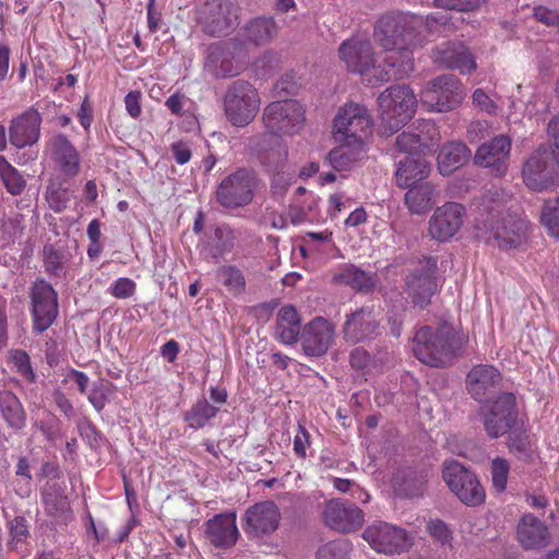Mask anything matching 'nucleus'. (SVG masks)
<instances>
[{
  "instance_id": "nucleus-59",
  "label": "nucleus",
  "mask_w": 559,
  "mask_h": 559,
  "mask_svg": "<svg viewBox=\"0 0 559 559\" xmlns=\"http://www.w3.org/2000/svg\"><path fill=\"white\" fill-rule=\"evenodd\" d=\"M316 200L312 198L311 204L309 205L308 211H306L302 206L297 204H292L288 210V216L290 218L292 224L300 225L305 222L312 221L313 217L311 215L312 210L314 209Z\"/></svg>"
},
{
  "instance_id": "nucleus-33",
  "label": "nucleus",
  "mask_w": 559,
  "mask_h": 559,
  "mask_svg": "<svg viewBox=\"0 0 559 559\" xmlns=\"http://www.w3.org/2000/svg\"><path fill=\"white\" fill-rule=\"evenodd\" d=\"M430 164L424 156L405 157L397 164L396 183L401 188H409L428 177Z\"/></svg>"
},
{
  "instance_id": "nucleus-4",
  "label": "nucleus",
  "mask_w": 559,
  "mask_h": 559,
  "mask_svg": "<svg viewBox=\"0 0 559 559\" xmlns=\"http://www.w3.org/2000/svg\"><path fill=\"white\" fill-rule=\"evenodd\" d=\"M224 112L227 120L237 128H243L255 118L261 99L258 90L248 81L236 80L224 95Z\"/></svg>"
},
{
  "instance_id": "nucleus-10",
  "label": "nucleus",
  "mask_w": 559,
  "mask_h": 559,
  "mask_svg": "<svg viewBox=\"0 0 559 559\" xmlns=\"http://www.w3.org/2000/svg\"><path fill=\"white\" fill-rule=\"evenodd\" d=\"M255 176L253 171L240 168L222 180L215 193L217 203L225 209H237L253 199Z\"/></svg>"
},
{
  "instance_id": "nucleus-58",
  "label": "nucleus",
  "mask_w": 559,
  "mask_h": 559,
  "mask_svg": "<svg viewBox=\"0 0 559 559\" xmlns=\"http://www.w3.org/2000/svg\"><path fill=\"white\" fill-rule=\"evenodd\" d=\"M429 534L442 545L450 543L452 535L448 525L441 520H431L427 524Z\"/></svg>"
},
{
  "instance_id": "nucleus-50",
  "label": "nucleus",
  "mask_w": 559,
  "mask_h": 559,
  "mask_svg": "<svg viewBox=\"0 0 559 559\" xmlns=\"http://www.w3.org/2000/svg\"><path fill=\"white\" fill-rule=\"evenodd\" d=\"M510 463L508 460L497 456L491 461V480L492 486L498 492H503L507 488Z\"/></svg>"
},
{
  "instance_id": "nucleus-30",
  "label": "nucleus",
  "mask_w": 559,
  "mask_h": 559,
  "mask_svg": "<svg viewBox=\"0 0 559 559\" xmlns=\"http://www.w3.org/2000/svg\"><path fill=\"white\" fill-rule=\"evenodd\" d=\"M435 60L447 69L457 70L461 74H469L477 68L473 52L462 43H449L438 48Z\"/></svg>"
},
{
  "instance_id": "nucleus-20",
  "label": "nucleus",
  "mask_w": 559,
  "mask_h": 559,
  "mask_svg": "<svg viewBox=\"0 0 559 559\" xmlns=\"http://www.w3.org/2000/svg\"><path fill=\"white\" fill-rule=\"evenodd\" d=\"M346 343L357 344L373 340L380 334V323L371 307H361L345 316L342 326Z\"/></svg>"
},
{
  "instance_id": "nucleus-62",
  "label": "nucleus",
  "mask_w": 559,
  "mask_h": 559,
  "mask_svg": "<svg viewBox=\"0 0 559 559\" xmlns=\"http://www.w3.org/2000/svg\"><path fill=\"white\" fill-rule=\"evenodd\" d=\"M489 122L486 120H476L469 123L467 136L471 142H478L489 134Z\"/></svg>"
},
{
  "instance_id": "nucleus-2",
  "label": "nucleus",
  "mask_w": 559,
  "mask_h": 559,
  "mask_svg": "<svg viewBox=\"0 0 559 559\" xmlns=\"http://www.w3.org/2000/svg\"><path fill=\"white\" fill-rule=\"evenodd\" d=\"M463 344V337L451 325H426L415 333L413 352L427 366L445 367L459 355Z\"/></svg>"
},
{
  "instance_id": "nucleus-47",
  "label": "nucleus",
  "mask_w": 559,
  "mask_h": 559,
  "mask_svg": "<svg viewBox=\"0 0 559 559\" xmlns=\"http://www.w3.org/2000/svg\"><path fill=\"white\" fill-rule=\"evenodd\" d=\"M44 266L48 274L59 276L63 273L66 254L52 245H46L43 249Z\"/></svg>"
},
{
  "instance_id": "nucleus-12",
  "label": "nucleus",
  "mask_w": 559,
  "mask_h": 559,
  "mask_svg": "<svg viewBox=\"0 0 559 559\" xmlns=\"http://www.w3.org/2000/svg\"><path fill=\"white\" fill-rule=\"evenodd\" d=\"M372 127L371 116L366 106L347 103L338 108L333 120L336 140H362Z\"/></svg>"
},
{
  "instance_id": "nucleus-13",
  "label": "nucleus",
  "mask_w": 559,
  "mask_h": 559,
  "mask_svg": "<svg viewBox=\"0 0 559 559\" xmlns=\"http://www.w3.org/2000/svg\"><path fill=\"white\" fill-rule=\"evenodd\" d=\"M31 302L33 331L40 334L53 324L58 316V296L51 284L37 280L31 287Z\"/></svg>"
},
{
  "instance_id": "nucleus-6",
  "label": "nucleus",
  "mask_w": 559,
  "mask_h": 559,
  "mask_svg": "<svg viewBox=\"0 0 559 559\" xmlns=\"http://www.w3.org/2000/svg\"><path fill=\"white\" fill-rule=\"evenodd\" d=\"M338 57L345 63L348 71L360 75H370L368 82L372 85L381 84L377 82L376 74L382 70L385 64L377 59L372 45L368 38L354 36L344 40L338 48Z\"/></svg>"
},
{
  "instance_id": "nucleus-24",
  "label": "nucleus",
  "mask_w": 559,
  "mask_h": 559,
  "mask_svg": "<svg viewBox=\"0 0 559 559\" xmlns=\"http://www.w3.org/2000/svg\"><path fill=\"white\" fill-rule=\"evenodd\" d=\"M436 270L437 262L432 259H427L421 263L420 269L407 277L406 292L414 305L424 308L430 302V298L437 289Z\"/></svg>"
},
{
  "instance_id": "nucleus-42",
  "label": "nucleus",
  "mask_w": 559,
  "mask_h": 559,
  "mask_svg": "<svg viewBox=\"0 0 559 559\" xmlns=\"http://www.w3.org/2000/svg\"><path fill=\"white\" fill-rule=\"evenodd\" d=\"M217 281L234 296L246 290V278L240 269L235 265H222L216 271Z\"/></svg>"
},
{
  "instance_id": "nucleus-52",
  "label": "nucleus",
  "mask_w": 559,
  "mask_h": 559,
  "mask_svg": "<svg viewBox=\"0 0 559 559\" xmlns=\"http://www.w3.org/2000/svg\"><path fill=\"white\" fill-rule=\"evenodd\" d=\"M0 234L4 245L15 242L23 234L21 222L16 217L4 218L1 223Z\"/></svg>"
},
{
  "instance_id": "nucleus-35",
  "label": "nucleus",
  "mask_w": 559,
  "mask_h": 559,
  "mask_svg": "<svg viewBox=\"0 0 559 559\" xmlns=\"http://www.w3.org/2000/svg\"><path fill=\"white\" fill-rule=\"evenodd\" d=\"M471 151L462 142H450L444 144L438 154V168L441 175H451L462 167L469 158Z\"/></svg>"
},
{
  "instance_id": "nucleus-37",
  "label": "nucleus",
  "mask_w": 559,
  "mask_h": 559,
  "mask_svg": "<svg viewBox=\"0 0 559 559\" xmlns=\"http://www.w3.org/2000/svg\"><path fill=\"white\" fill-rule=\"evenodd\" d=\"M436 194V187L431 182L426 181L408 188V191L405 193V204L411 213L423 215L432 207Z\"/></svg>"
},
{
  "instance_id": "nucleus-38",
  "label": "nucleus",
  "mask_w": 559,
  "mask_h": 559,
  "mask_svg": "<svg viewBox=\"0 0 559 559\" xmlns=\"http://www.w3.org/2000/svg\"><path fill=\"white\" fill-rule=\"evenodd\" d=\"M0 413L10 428L21 430L25 427L26 413L20 399L12 391H0Z\"/></svg>"
},
{
  "instance_id": "nucleus-56",
  "label": "nucleus",
  "mask_w": 559,
  "mask_h": 559,
  "mask_svg": "<svg viewBox=\"0 0 559 559\" xmlns=\"http://www.w3.org/2000/svg\"><path fill=\"white\" fill-rule=\"evenodd\" d=\"M473 104L481 111L496 116L499 112V106L492 100L483 88H476L472 95Z\"/></svg>"
},
{
  "instance_id": "nucleus-44",
  "label": "nucleus",
  "mask_w": 559,
  "mask_h": 559,
  "mask_svg": "<svg viewBox=\"0 0 559 559\" xmlns=\"http://www.w3.org/2000/svg\"><path fill=\"white\" fill-rule=\"evenodd\" d=\"M337 278L355 289H369L373 286L372 276L355 265H345Z\"/></svg>"
},
{
  "instance_id": "nucleus-34",
  "label": "nucleus",
  "mask_w": 559,
  "mask_h": 559,
  "mask_svg": "<svg viewBox=\"0 0 559 559\" xmlns=\"http://www.w3.org/2000/svg\"><path fill=\"white\" fill-rule=\"evenodd\" d=\"M301 322L298 311L290 305L283 306L276 316V335L285 345L295 344L301 335Z\"/></svg>"
},
{
  "instance_id": "nucleus-43",
  "label": "nucleus",
  "mask_w": 559,
  "mask_h": 559,
  "mask_svg": "<svg viewBox=\"0 0 559 559\" xmlns=\"http://www.w3.org/2000/svg\"><path fill=\"white\" fill-rule=\"evenodd\" d=\"M0 179L11 195H20L26 187L24 177L4 156H0Z\"/></svg>"
},
{
  "instance_id": "nucleus-49",
  "label": "nucleus",
  "mask_w": 559,
  "mask_h": 559,
  "mask_svg": "<svg viewBox=\"0 0 559 559\" xmlns=\"http://www.w3.org/2000/svg\"><path fill=\"white\" fill-rule=\"evenodd\" d=\"M540 217L548 233L559 238V197L555 201L545 202Z\"/></svg>"
},
{
  "instance_id": "nucleus-28",
  "label": "nucleus",
  "mask_w": 559,
  "mask_h": 559,
  "mask_svg": "<svg viewBox=\"0 0 559 559\" xmlns=\"http://www.w3.org/2000/svg\"><path fill=\"white\" fill-rule=\"evenodd\" d=\"M502 376L500 371L491 365H476L466 376V389L471 396L483 402L500 384Z\"/></svg>"
},
{
  "instance_id": "nucleus-54",
  "label": "nucleus",
  "mask_w": 559,
  "mask_h": 559,
  "mask_svg": "<svg viewBox=\"0 0 559 559\" xmlns=\"http://www.w3.org/2000/svg\"><path fill=\"white\" fill-rule=\"evenodd\" d=\"M136 284L129 277L117 278L108 288V293L117 299H127L134 295Z\"/></svg>"
},
{
  "instance_id": "nucleus-22",
  "label": "nucleus",
  "mask_w": 559,
  "mask_h": 559,
  "mask_svg": "<svg viewBox=\"0 0 559 559\" xmlns=\"http://www.w3.org/2000/svg\"><path fill=\"white\" fill-rule=\"evenodd\" d=\"M511 145V139L500 134L477 148L474 162L480 167L490 168L495 176L502 177L508 169Z\"/></svg>"
},
{
  "instance_id": "nucleus-3",
  "label": "nucleus",
  "mask_w": 559,
  "mask_h": 559,
  "mask_svg": "<svg viewBox=\"0 0 559 559\" xmlns=\"http://www.w3.org/2000/svg\"><path fill=\"white\" fill-rule=\"evenodd\" d=\"M417 98L407 85H392L378 96L381 128L386 134L400 131L415 115Z\"/></svg>"
},
{
  "instance_id": "nucleus-61",
  "label": "nucleus",
  "mask_w": 559,
  "mask_h": 559,
  "mask_svg": "<svg viewBox=\"0 0 559 559\" xmlns=\"http://www.w3.org/2000/svg\"><path fill=\"white\" fill-rule=\"evenodd\" d=\"M170 152L176 163L179 165L187 164L191 158V148L188 142L177 141L170 145Z\"/></svg>"
},
{
  "instance_id": "nucleus-60",
  "label": "nucleus",
  "mask_w": 559,
  "mask_h": 559,
  "mask_svg": "<svg viewBox=\"0 0 559 559\" xmlns=\"http://www.w3.org/2000/svg\"><path fill=\"white\" fill-rule=\"evenodd\" d=\"M275 60L276 58L273 51H265L252 63L255 74L262 78L267 75L272 71Z\"/></svg>"
},
{
  "instance_id": "nucleus-32",
  "label": "nucleus",
  "mask_w": 559,
  "mask_h": 559,
  "mask_svg": "<svg viewBox=\"0 0 559 559\" xmlns=\"http://www.w3.org/2000/svg\"><path fill=\"white\" fill-rule=\"evenodd\" d=\"M343 142L333 148L326 157L330 166L336 171L349 170L365 154V143L362 140H338Z\"/></svg>"
},
{
  "instance_id": "nucleus-64",
  "label": "nucleus",
  "mask_w": 559,
  "mask_h": 559,
  "mask_svg": "<svg viewBox=\"0 0 559 559\" xmlns=\"http://www.w3.org/2000/svg\"><path fill=\"white\" fill-rule=\"evenodd\" d=\"M141 93L139 91H131L124 97V105L127 112L134 119L139 118L141 108Z\"/></svg>"
},
{
  "instance_id": "nucleus-31",
  "label": "nucleus",
  "mask_w": 559,
  "mask_h": 559,
  "mask_svg": "<svg viewBox=\"0 0 559 559\" xmlns=\"http://www.w3.org/2000/svg\"><path fill=\"white\" fill-rule=\"evenodd\" d=\"M516 536L525 549L542 548L548 544V527L533 514H524L518 524Z\"/></svg>"
},
{
  "instance_id": "nucleus-29",
  "label": "nucleus",
  "mask_w": 559,
  "mask_h": 559,
  "mask_svg": "<svg viewBox=\"0 0 559 559\" xmlns=\"http://www.w3.org/2000/svg\"><path fill=\"white\" fill-rule=\"evenodd\" d=\"M41 116L35 109H28L11 121L10 142L17 148L35 144L40 135Z\"/></svg>"
},
{
  "instance_id": "nucleus-14",
  "label": "nucleus",
  "mask_w": 559,
  "mask_h": 559,
  "mask_svg": "<svg viewBox=\"0 0 559 559\" xmlns=\"http://www.w3.org/2000/svg\"><path fill=\"white\" fill-rule=\"evenodd\" d=\"M475 226L478 230H489L495 243L502 249L519 247L528 231V222L519 214L510 213L496 223L478 219Z\"/></svg>"
},
{
  "instance_id": "nucleus-36",
  "label": "nucleus",
  "mask_w": 559,
  "mask_h": 559,
  "mask_svg": "<svg viewBox=\"0 0 559 559\" xmlns=\"http://www.w3.org/2000/svg\"><path fill=\"white\" fill-rule=\"evenodd\" d=\"M69 179L56 176L48 180L46 191H45V200L51 211L55 213H62L69 206L74 190L67 185Z\"/></svg>"
},
{
  "instance_id": "nucleus-51",
  "label": "nucleus",
  "mask_w": 559,
  "mask_h": 559,
  "mask_svg": "<svg viewBox=\"0 0 559 559\" xmlns=\"http://www.w3.org/2000/svg\"><path fill=\"white\" fill-rule=\"evenodd\" d=\"M10 547L15 548L19 543H24L28 535V524L24 516H15L9 522Z\"/></svg>"
},
{
  "instance_id": "nucleus-48",
  "label": "nucleus",
  "mask_w": 559,
  "mask_h": 559,
  "mask_svg": "<svg viewBox=\"0 0 559 559\" xmlns=\"http://www.w3.org/2000/svg\"><path fill=\"white\" fill-rule=\"evenodd\" d=\"M10 362L15 371L27 382L32 383L36 380V374L31 365L28 354L23 349H13L9 354Z\"/></svg>"
},
{
  "instance_id": "nucleus-45",
  "label": "nucleus",
  "mask_w": 559,
  "mask_h": 559,
  "mask_svg": "<svg viewBox=\"0 0 559 559\" xmlns=\"http://www.w3.org/2000/svg\"><path fill=\"white\" fill-rule=\"evenodd\" d=\"M352 544L348 539H335L321 546L317 559H349Z\"/></svg>"
},
{
  "instance_id": "nucleus-11",
  "label": "nucleus",
  "mask_w": 559,
  "mask_h": 559,
  "mask_svg": "<svg viewBox=\"0 0 559 559\" xmlns=\"http://www.w3.org/2000/svg\"><path fill=\"white\" fill-rule=\"evenodd\" d=\"M483 421L490 438H499L511 431L518 423L515 396L502 393L498 399L481 407Z\"/></svg>"
},
{
  "instance_id": "nucleus-16",
  "label": "nucleus",
  "mask_w": 559,
  "mask_h": 559,
  "mask_svg": "<svg viewBox=\"0 0 559 559\" xmlns=\"http://www.w3.org/2000/svg\"><path fill=\"white\" fill-rule=\"evenodd\" d=\"M362 536L374 550L386 555L400 554L411 545L405 530L386 522H378L368 526Z\"/></svg>"
},
{
  "instance_id": "nucleus-23",
  "label": "nucleus",
  "mask_w": 559,
  "mask_h": 559,
  "mask_svg": "<svg viewBox=\"0 0 559 559\" xmlns=\"http://www.w3.org/2000/svg\"><path fill=\"white\" fill-rule=\"evenodd\" d=\"M47 150L61 177L71 179L80 173V154L64 134L59 133L50 138L47 142Z\"/></svg>"
},
{
  "instance_id": "nucleus-21",
  "label": "nucleus",
  "mask_w": 559,
  "mask_h": 559,
  "mask_svg": "<svg viewBox=\"0 0 559 559\" xmlns=\"http://www.w3.org/2000/svg\"><path fill=\"white\" fill-rule=\"evenodd\" d=\"M334 336V325L325 318L316 317L304 325L299 340L305 355L321 357L331 347Z\"/></svg>"
},
{
  "instance_id": "nucleus-17",
  "label": "nucleus",
  "mask_w": 559,
  "mask_h": 559,
  "mask_svg": "<svg viewBox=\"0 0 559 559\" xmlns=\"http://www.w3.org/2000/svg\"><path fill=\"white\" fill-rule=\"evenodd\" d=\"M324 524L340 533H352L364 524L362 511L353 502L343 499L328 501L323 509Z\"/></svg>"
},
{
  "instance_id": "nucleus-1",
  "label": "nucleus",
  "mask_w": 559,
  "mask_h": 559,
  "mask_svg": "<svg viewBox=\"0 0 559 559\" xmlns=\"http://www.w3.org/2000/svg\"><path fill=\"white\" fill-rule=\"evenodd\" d=\"M447 12H436L421 16L390 12L383 14L374 24L373 38L386 52L383 57L385 67L377 72V82L401 80L414 70L412 47L421 44L420 28L428 33H445L451 29Z\"/></svg>"
},
{
  "instance_id": "nucleus-41",
  "label": "nucleus",
  "mask_w": 559,
  "mask_h": 559,
  "mask_svg": "<svg viewBox=\"0 0 559 559\" xmlns=\"http://www.w3.org/2000/svg\"><path fill=\"white\" fill-rule=\"evenodd\" d=\"M432 136L418 135L412 132H402L395 141L399 152L405 153V157L424 156L429 151V142Z\"/></svg>"
},
{
  "instance_id": "nucleus-46",
  "label": "nucleus",
  "mask_w": 559,
  "mask_h": 559,
  "mask_svg": "<svg viewBox=\"0 0 559 559\" xmlns=\"http://www.w3.org/2000/svg\"><path fill=\"white\" fill-rule=\"evenodd\" d=\"M508 447L519 460L527 461L533 456V447L525 432L511 430L508 438Z\"/></svg>"
},
{
  "instance_id": "nucleus-57",
  "label": "nucleus",
  "mask_w": 559,
  "mask_h": 559,
  "mask_svg": "<svg viewBox=\"0 0 559 559\" xmlns=\"http://www.w3.org/2000/svg\"><path fill=\"white\" fill-rule=\"evenodd\" d=\"M214 236L218 240V243L213 249L212 255L218 258L233 247V235L231 230L227 227H216Z\"/></svg>"
},
{
  "instance_id": "nucleus-55",
  "label": "nucleus",
  "mask_w": 559,
  "mask_h": 559,
  "mask_svg": "<svg viewBox=\"0 0 559 559\" xmlns=\"http://www.w3.org/2000/svg\"><path fill=\"white\" fill-rule=\"evenodd\" d=\"M109 393V388L106 384L98 382L93 384L87 399L97 412H102L108 402Z\"/></svg>"
},
{
  "instance_id": "nucleus-5",
  "label": "nucleus",
  "mask_w": 559,
  "mask_h": 559,
  "mask_svg": "<svg viewBox=\"0 0 559 559\" xmlns=\"http://www.w3.org/2000/svg\"><path fill=\"white\" fill-rule=\"evenodd\" d=\"M248 63L247 44L240 38H234L212 44L204 67L216 78H231L240 74Z\"/></svg>"
},
{
  "instance_id": "nucleus-53",
  "label": "nucleus",
  "mask_w": 559,
  "mask_h": 559,
  "mask_svg": "<svg viewBox=\"0 0 559 559\" xmlns=\"http://www.w3.org/2000/svg\"><path fill=\"white\" fill-rule=\"evenodd\" d=\"M487 0H435L438 8L456 10L460 12H472L478 10Z\"/></svg>"
},
{
  "instance_id": "nucleus-63",
  "label": "nucleus",
  "mask_w": 559,
  "mask_h": 559,
  "mask_svg": "<svg viewBox=\"0 0 559 559\" xmlns=\"http://www.w3.org/2000/svg\"><path fill=\"white\" fill-rule=\"evenodd\" d=\"M534 17L547 26L559 25V12L546 7H536L534 9Z\"/></svg>"
},
{
  "instance_id": "nucleus-18",
  "label": "nucleus",
  "mask_w": 559,
  "mask_h": 559,
  "mask_svg": "<svg viewBox=\"0 0 559 559\" xmlns=\"http://www.w3.org/2000/svg\"><path fill=\"white\" fill-rule=\"evenodd\" d=\"M466 210L457 202H445L438 206L429 218V235L440 241L450 240L462 227Z\"/></svg>"
},
{
  "instance_id": "nucleus-26",
  "label": "nucleus",
  "mask_w": 559,
  "mask_h": 559,
  "mask_svg": "<svg viewBox=\"0 0 559 559\" xmlns=\"http://www.w3.org/2000/svg\"><path fill=\"white\" fill-rule=\"evenodd\" d=\"M206 539L216 548H231L238 540L239 531L235 512L215 514L204 523Z\"/></svg>"
},
{
  "instance_id": "nucleus-9",
  "label": "nucleus",
  "mask_w": 559,
  "mask_h": 559,
  "mask_svg": "<svg viewBox=\"0 0 559 559\" xmlns=\"http://www.w3.org/2000/svg\"><path fill=\"white\" fill-rule=\"evenodd\" d=\"M442 476L450 490L466 506L484 502L485 490L474 473L455 461L445 462Z\"/></svg>"
},
{
  "instance_id": "nucleus-19",
  "label": "nucleus",
  "mask_w": 559,
  "mask_h": 559,
  "mask_svg": "<svg viewBox=\"0 0 559 559\" xmlns=\"http://www.w3.org/2000/svg\"><path fill=\"white\" fill-rule=\"evenodd\" d=\"M40 501L44 512L52 525L67 526L73 520L64 484L55 480L47 481L40 490Z\"/></svg>"
},
{
  "instance_id": "nucleus-15",
  "label": "nucleus",
  "mask_w": 559,
  "mask_h": 559,
  "mask_svg": "<svg viewBox=\"0 0 559 559\" xmlns=\"http://www.w3.org/2000/svg\"><path fill=\"white\" fill-rule=\"evenodd\" d=\"M552 157V153L546 146H539L524 163L522 177L530 190L542 192L551 189L556 185Z\"/></svg>"
},
{
  "instance_id": "nucleus-39",
  "label": "nucleus",
  "mask_w": 559,
  "mask_h": 559,
  "mask_svg": "<svg viewBox=\"0 0 559 559\" xmlns=\"http://www.w3.org/2000/svg\"><path fill=\"white\" fill-rule=\"evenodd\" d=\"M277 27L273 17H255L242 28L241 36L254 46L269 43L276 34Z\"/></svg>"
},
{
  "instance_id": "nucleus-8",
  "label": "nucleus",
  "mask_w": 559,
  "mask_h": 559,
  "mask_svg": "<svg viewBox=\"0 0 559 559\" xmlns=\"http://www.w3.org/2000/svg\"><path fill=\"white\" fill-rule=\"evenodd\" d=\"M262 120L272 134L294 135L305 126V108L295 99L272 102L264 108Z\"/></svg>"
},
{
  "instance_id": "nucleus-27",
  "label": "nucleus",
  "mask_w": 559,
  "mask_h": 559,
  "mask_svg": "<svg viewBox=\"0 0 559 559\" xmlns=\"http://www.w3.org/2000/svg\"><path fill=\"white\" fill-rule=\"evenodd\" d=\"M206 7V32L214 36L225 35L233 29L239 20V8L229 0H212Z\"/></svg>"
},
{
  "instance_id": "nucleus-25",
  "label": "nucleus",
  "mask_w": 559,
  "mask_h": 559,
  "mask_svg": "<svg viewBox=\"0 0 559 559\" xmlns=\"http://www.w3.org/2000/svg\"><path fill=\"white\" fill-rule=\"evenodd\" d=\"M280 520L278 507L273 501H262L246 511L245 531L255 537L269 535L277 528Z\"/></svg>"
},
{
  "instance_id": "nucleus-7",
  "label": "nucleus",
  "mask_w": 559,
  "mask_h": 559,
  "mask_svg": "<svg viewBox=\"0 0 559 559\" xmlns=\"http://www.w3.org/2000/svg\"><path fill=\"white\" fill-rule=\"evenodd\" d=\"M462 82L453 74H442L428 83L420 94L421 105L431 112H448L464 99Z\"/></svg>"
},
{
  "instance_id": "nucleus-40",
  "label": "nucleus",
  "mask_w": 559,
  "mask_h": 559,
  "mask_svg": "<svg viewBox=\"0 0 559 559\" xmlns=\"http://www.w3.org/2000/svg\"><path fill=\"white\" fill-rule=\"evenodd\" d=\"M217 413L216 406L210 404L205 397H201L185 414L183 420L189 428L198 430L204 428L211 419L216 417Z\"/></svg>"
}]
</instances>
